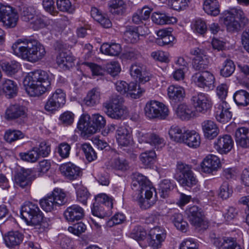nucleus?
<instances>
[{"label":"nucleus","instance_id":"obj_1","mask_svg":"<svg viewBox=\"0 0 249 249\" xmlns=\"http://www.w3.org/2000/svg\"><path fill=\"white\" fill-rule=\"evenodd\" d=\"M131 188L136 192L133 196L134 199L138 201L142 208H149L156 202V195L153 196V193H156L155 188L142 174L139 173L133 174Z\"/></svg>","mask_w":249,"mask_h":249},{"label":"nucleus","instance_id":"obj_2","mask_svg":"<svg viewBox=\"0 0 249 249\" xmlns=\"http://www.w3.org/2000/svg\"><path fill=\"white\" fill-rule=\"evenodd\" d=\"M12 49L15 55L32 63L41 60L46 54L43 45L32 39H18L13 44Z\"/></svg>","mask_w":249,"mask_h":249},{"label":"nucleus","instance_id":"obj_3","mask_svg":"<svg viewBox=\"0 0 249 249\" xmlns=\"http://www.w3.org/2000/svg\"><path fill=\"white\" fill-rule=\"evenodd\" d=\"M24 84L27 93L30 96L36 97L44 93L49 89L51 82L46 71L37 70L28 73Z\"/></svg>","mask_w":249,"mask_h":249},{"label":"nucleus","instance_id":"obj_4","mask_svg":"<svg viewBox=\"0 0 249 249\" xmlns=\"http://www.w3.org/2000/svg\"><path fill=\"white\" fill-rule=\"evenodd\" d=\"M106 124L105 118L99 113L92 115L82 114L77 124L78 128L86 134H93L103 128Z\"/></svg>","mask_w":249,"mask_h":249},{"label":"nucleus","instance_id":"obj_5","mask_svg":"<svg viewBox=\"0 0 249 249\" xmlns=\"http://www.w3.org/2000/svg\"><path fill=\"white\" fill-rule=\"evenodd\" d=\"M222 20L229 32L237 31L248 23V19L243 11L236 8L225 11Z\"/></svg>","mask_w":249,"mask_h":249},{"label":"nucleus","instance_id":"obj_6","mask_svg":"<svg viewBox=\"0 0 249 249\" xmlns=\"http://www.w3.org/2000/svg\"><path fill=\"white\" fill-rule=\"evenodd\" d=\"M175 178L182 187L191 188L197 182L192 166L181 161L177 162Z\"/></svg>","mask_w":249,"mask_h":249},{"label":"nucleus","instance_id":"obj_7","mask_svg":"<svg viewBox=\"0 0 249 249\" xmlns=\"http://www.w3.org/2000/svg\"><path fill=\"white\" fill-rule=\"evenodd\" d=\"M123 98L118 95L112 97L103 104L105 112L109 117L115 119H120L127 114L126 107L123 105Z\"/></svg>","mask_w":249,"mask_h":249},{"label":"nucleus","instance_id":"obj_8","mask_svg":"<svg viewBox=\"0 0 249 249\" xmlns=\"http://www.w3.org/2000/svg\"><path fill=\"white\" fill-rule=\"evenodd\" d=\"M42 213L37 204L27 202L21 207L20 215L28 225H36L41 221Z\"/></svg>","mask_w":249,"mask_h":249},{"label":"nucleus","instance_id":"obj_9","mask_svg":"<svg viewBox=\"0 0 249 249\" xmlns=\"http://www.w3.org/2000/svg\"><path fill=\"white\" fill-rule=\"evenodd\" d=\"M144 114L150 119H166L169 114L168 107L161 102L156 100L148 101L144 107Z\"/></svg>","mask_w":249,"mask_h":249},{"label":"nucleus","instance_id":"obj_10","mask_svg":"<svg viewBox=\"0 0 249 249\" xmlns=\"http://www.w3.org/2000/svg\"><path fill=\"white\" fill-rule=\"evenodd\" d=\"M191 101L196 110L203 114L210 109L213 105L210 96L203 92L194 94L191 97Z\"/></svg>","mask_w":249,"mask_h":249},{"label":"nucleus","instance_id":"obj_11","mask_svg":"<svg viewBox=\"0 0 249 249\" xmlns=\"http://www.w3.org/2000/svg\"><path fill=\"white\" fill-rule=\"evenodd\" d=\"M65 92L61 89H56L48 98L45 105L48 111H55L62 107L66 103Z\"/></svg>","mask_w":249,"mask_h":249},{"label":"nucleus","instance_id":"obj_12","mask_svg":"<svg viewBox=\"0 0 249 249\" xmlns=\"http://www.w3.org/2000/svg\"><path fill=\"white\" fill-rule=\"evenodd\" d=\"M191 80L201 88L213 89L214 88L215 78L212 73L208 71L195 73L192 75Z\"/></svg>","mask_w":249,"mask_h":249},{"label":"nucleus","instance_id":"obj_13","mask_svg":"<svg viewBox=\"0 0 249 249\" xmlns=\"http://www.w3.org/2000/svg\"><path fill=\"white\" fill-rule=\"evenodd\" d=\"M136 136L140 143H149L155 148L161 147L165 144L164 139L155 133L138 130Z\"/></svg>","mask_w":249,"mask_h":249},{"label":"nucleus","instance_id":"obj_14","mask_svg":"<svg viewBox=\"0 0 249 249\" xmlns=\"http://www.w3.org/2000/svg\"><path fill=\"white\" fill-rule=\"evenodd\" d=\"M187 214L191 223L196 228L206 229L208 223L204 219V215L201 209L196 206L190 207Z\"/></svg>","mask_w":249,"mask_h":249},{"label":"nucleus","instance_id":"obj_15","mask_svg":"<svg viewBox=\"0 0 249 249\" xmlns=\"http://www.w3.org/2000/svg\"><path fill=\"white\" fill-rule=\"evenodd\" d=\"M200 166L202 172L211 174L220 168L221 163L220 159L217 156L208 154L202 160Z\"/></svg>","mask_w":249,"mask_h":249},{"label":"nucleus","instance_id":"obj_16","mask_svg":"<svg viewBox=\"0 0 249 249\" xmlns=\"http://www.w3.org/2000/svg\"><path fill=\"white\" fill-rule=\"evenodd\" d=\"M28 109L23 106L15 104L10 106L6 110L5 117L7 120L19 119L24 121L27 118Z\"/></svg>","mask_w":249,"mask_h":249},{"label":"nucleus","instance_id":"obj_17","mask_svg":"<svg viewBox=\"0 0 249 249\" xmlns=\"http://www.w3.org/2000/svg\"><path fill=\"white\" fill-rule=\"evenodd\" d=\"M34 179L31 170L22 169L15 175V185L22 189H28L30 187Z\"/></svg>","mask_w":249,"mask_h":249},{"label":"nucleus","instance_id":"obj_18","mask_svg":"<svg viewBox=\"0 0 249 249\" xmlns=\"http://www.w3.org/2000/svg\"><path fill=\"white\" fill-rule=\"evenodd\" d=\"M191 53L195 56L193 58V66L196 71H201L207 68L209 62L204 50L195 48L191 50Z\"/></svg>","mask_w":249,"mask_h":249},{"label":"nucleus","instance_id":"obj_19","mask_svg":"<svg viewBox=\"0 0 249 249\" xmlns=\"http://www.w3.org/2000/svg\"><path fill=\"white\" fill-rule=\"evenodd\" d=\"M166 235L165 231L163 228L156 227L151 229L149 231V245L154 249L160 248Z\"/></svg>","mask_w":249,"mask_h":249},{"label":"nucleus","instance_id":"obj_20","mask_svg":"<svg viewBox=\"0 0 249 249\" xmlns=\"http://www.w3.org/2000/svg\"><path fill=\"white\" fill-rule=\"evenodd\" d=\"M233 141L229 135L219 136L214 142V147L216 151L221 154H227L232 148Z\"/></svg>","mask_w":249,"mask_h":249},{"label":"nucleus","instance_id":"obj_21","mask_svg":"<svg viewBox=\"0 0 249 249\" xmlns=\"http://www.w3.org/2000/svg\"><path fill=\"white\" fill-rule=\"evenodd\" d=\"M59 169L61 174L70 180L76 179L82 175L81 168L71 162L62 164Z\"/></svg>","mask_w":249,"mask_h":249},{"label":"nucleus","instance_id":"obj_22","mask_svg":"<svg viewBox=\"0 0 249 249\" xmlns=\"http://www.w3.org/2000/svg\"><path fill=\"white\" fill-rule=\"evenodd\" d=\"M130 73L134 79H138L141 83H145L149 81L151 75L145 69V67L140 64H133L130 69Z\"/></svg>","mask_w":249,"mask_h":249},{"label":"nucleus","instance_id":"obj_23","mask_svg":"<svg viewBox=\"0 0 249 249\" xmlns=\"http://www.w3.org/2000/svg\"><path fill=\"white\" fill-rule=\"evenodd\" d=\"M64 215L68 221L73 222L83 218L84 216V210L80 206L74 204L66 209Z\"/></svg>","mask_w":249,"mask_h":249},{"label":"nucleus","instance_id":"obj_24","mask_svg":"<svg viewBox=\"0 0 249 249\" xmlns=\"http://www.w3.org/2000/svg\"><path fill=\"white\" fill-rule=\"evenodd\" d=\"M167 96L171 103L177 104L183 100L185 91L181 86L172 85L167 89Z\"/></svg>","mask_w":249,"mask_h":249},{"label":"nucleus","instance_id":"obj_25","mask_svg":"<svg viewBox=\"0 0 249 249\" xmlns=\"http://www.w3.org/2000/svg\"><path fill=\"white\" fill-rule=\"evenodd\" d=\"M23 238V234L18 231H9L3 235L6 246L11 248L19 246L22 242Z\"/></svg>","mask_w":249,"mask_h":249},{"label":"nucleus","instance_id":"obj_26","mask_svg":"<svg viewBox=\"0 0 249 249\" xmlns=\"http://www.w3.org/2000/svg\"><path fill=\"white\" fill-rule=\"evenodd\" d=\"M18 20V13L13 7L9 6L0 23L7 28H13L17 25Z\"/></svg>","mask_w":249,"mask_h":249},{"label":"nucleus","instance_id":"obj_27","mask_svg":"<svg viewBox=\"0 0 249 249\" xmlns=\"http://www.w3.org/2000/svg\"><path fill=\"white\" fill-rule=\"evenodd\" d=\"M215 117L216 120L221 123L229 122L231 119L232 113L227 107V103L222 101L216 108Z\"/></svg>","mask_w":249,"mask_h":249},{"label":"nucleus","instance_id":"obj_28","mask_svg":"<svg viewBox=\"0 0 249 249\" xmlns=\"http://www.w3.org/2000/svg\"><path fill=\"white\" fill-rule=\"evenodd\" d=\"M201 127L205 137L210 140L214 139L219 133L218 125L212 120L204 121L201 123Z\"/></svg>","mask_w":249,"mask_h":249},{"label":"nucleus","instance_id":"obj_29","mask_svg":"<svg viewBox=\"0 0 249 249\" xmlns=\"http://www.w3.org/2000/svg\"><path fill=\"white\" fill-rule=\"evenodd\" d=\"M235 139L237 145L244 148L249 147V128L241 127L235 131Z\"/></svg>","mask_w":249,"mask_h":249},{"label":"nucleus","instance_id":"obj_30","mask_svg":"<svg viewBox=\"0 0 249 249\" xmlns=\"http://www.w3.org/2000/svg\"><path fill=\"white\" fill-rule=\"evenodd\" d=\"M184 138L182 143L192 148H197L201 143L199 134L195 130H187L185 131Z\"/></svg>","mask_w":249,"mask_h":249},{"label":"nucleus","instance_id":"obj_31","mask_svg":"<svg viewBox=\"0 0 249 249\" xmlns=\"http://www.w3.org/2000/svg\"><path fill=\"white\" fill-rule=\"evenodd\" d=\"M131 132L124 126H120L116 130V137L118 143L122 146H128L132 142Z\"/></svg>","mask_w":249,"mask_h":249},{"label":"nucleus","instance_id":"obj_32","mask_svg":"<svg viewBox=\"0 0 249 249\" xmlns=\"http://www.w3.org/2000/svg\"><path fill=\"white\" fill-rule=\"evenodd\" d=\"M74 59L66 50H60L56 57V63L62 69H69L72 67Z\"/></svg>","mask_w":249,"mask_h":249},{"label":"nucleus","instance_id":"obj_33","mask_svg":"<svg viewBox=\"0 0 249 249\" xmlns=\"http://www.w3.org/2000/svg\"><path fill=\"white\" fill-rule=\"evenodd\" d=\"M2 89L5 95L8 98H11L17 95L18 86L15 81L5 79L2 83Z\"/></svg>","mask_w":249,"mask_h":249},{"label":"nucleus","instance_id":"obj_34","mask_svg":"<svg viewBox=\"0 0 249 249\" xmlns=\"http://www.w3.org/2000/svg\"><path fill=\"white\" fill-rule=\"evenodd\" d=\"M151 19L153 22L158 25L174 24L177 22L176 18L160 12L153 13Z\"/></svg>","mask_w":249,"mask_h":249},{"label":"nucleus","instance_id":"obj_35","mask_svg":"<svg viewBox=\"0 0 249 249\" xmlns=\"http://www.w3.org/2000/svg\"><path fill=\"white\" fill-rule=\"evenodd\" d=\"M213 244L218 248V249H241L235 240L231 237H225L221 240L215 238Z\"/></svg>","mask_w":249,"mask_h":249},{"label":"nucleus","instance_id":"obj_36","mask_svg":"<svg viewBox=\"0 0 249 249\" xmlns=\"http://www.w3.org/2000/svg\"><path fill=\"white\" fill-rule=\"evenodd\" d=\"M101 91L98 88H94L89 90L84 99L85 104L89 107H93L100 102Z\"/></svg>","mask_w":249,"mask_h":249},{"label":"nucleus","instance_id":"obj_37","mask_svg":"<svg viewBox=\"0 0 249 249\" xmlns=\"http://www.w3.org/2000/svg\"><path fill=\"white\" fill-rule=\"evenodd\" d=\"M156 154L154 150L146 151L141 154L139 157L141 164L145 168H151L156 161Z\"/></svg>","mask_w":249,"mask_h":249},{"label":"nucleus","instance_id":"obj_38","mask_svg":"<svg viewBox=\"0 0 249 249\" xmlns=\"http://www.w3.org/2000/svg\"><path fill=\"white\" fill-rule=\"evenodd\" d=\"M233 98L238 107H245L249 105V93L245 90L236 91L233 95Z\"/></svg>","mask_w":249,"mask_h":249},{"label":"nucleus","instance_id":"obj_39","mask_svg":"<svg viewBox=\"0 0 249 249\" xmlns=\"http://www.w3.org/2000/svg\"><path fill=\"white\" fill-rule=\"evenodd\" d=\"M100 51L105 54L117 56L122 51L120 44L118 43H104L100 47Z\"/></svg>","mask_w":249,"mask_h":249},{"label":"nucleus","instance_id":"obj_40","mask_svg":"<svg viewBox=\"0 0 249 249\" xmlns=\"http://www.w3.org/2000/svg\"><path fill=\"white\" fill-rule=\"evenodd\" d=\"M219 7L217 0H205L203 8L207 14L216 16L220 13Z\"/></svg>","mask_w":249,"mask_h":249},{"label":"nucleus","instance_id":"obj_41","mask_svg":"<svg viewBox=\"0 0 249 249\" xmlns=\"http://www.w3.org/2000/svg\"><path fill=\"white\" fill-rule=\"evenodd\" d=\"M186 130H183L178 125H172L168 131L170 139L176 142L182 143Z\"/></svg>","mask_w":249,"mask_h":249},{"label":"nucleus","instance_id":"obj_42","mask_svg":"<svg viewBox=\"0 0 249 249\" xmlns=\"http://www.w3.org/2000/svg\"><path fill=\"white\" fill-rule=\"evenodd\" d=\"M108 5L110 11L113 14L122 15L126 8V4L123 0H111Z\"/></svg>","mask_w":249,"mask_h":249},{"label":"nucleus","instance_id":"obj_43","mask_svg":"<svg viewBox=\"0 0 249 249\" xmlns=\"http://www.w3.org/2000/svg\"><path fill=\"white\" fill-rule=\"evenodd\" d=\"M111 209L112 208L94 202L91 211L93 215L99 217L103 218L104 217L109 216L111 215L112 213Z\"/></svg>","mask_w":249,"mask_h":249},{"label":"nucleus","instance_id":"obj_44","mask_svg":"<svg viewBox=\"0 0 249 249\" xmlns=\"http://www.w3.org/2000/svg\"><path fill=\"white\" fill-rule=\"evenodd\" d=\"M124 38L128 42L134 43L139 40L140 34L136 27L127 26L124 33Z\"/></svg>","mask_w":249,"mask_h":249},{"label":"nucleus","instance_id":"obj_45","mask_svg":"<svg viewBox=\"0 0 249 249\" xmlns=\"http://www.w3.org/2000/svg\"><path fill=\"white\" fill-rule=\"evenodd\" d=\"M0 65L3 71L7 74L12 75L17 73L20 69V64L15 60L10 62H1Z\"/></svg>","mask_w":249,"mask_h":249},{"label":"nucleus","instance_id":"obj_46","mask_svg":"<svg viewBox=\"0 0 249 249\" xmlns=\"http://www.w3.org/2000/svg\"><path fill=\"white\" fill-rule=\"evenodd\" d=\"M176 114L182 120H188L193 116V111L189 106L182 104L177 108Z\"/></svg>","mask_w":249,"mask_h":249},{"label":"nucleus","instance_id":"obj_47","mask_svg":"<svg viewBox=\"0 0 249 249\" xmlns=\"http://www.w3.org/2000/svg\"><path fill=\"white\" fill-rule=\"evenodd\" d=\"M174 187L175 184L173 181L167 179L162 180L159 184V190L161 197L162 198L167 197L169 193L173 189Z\"/></svg>","mask_w":249,"mask_h":249},{"label":"nucleus","instance_id":"obj_48","mask_svg":"<svg viewBox=\"0 0 249 249\" xmlns=\"http://www.w3.org/2000/svg\"><path fill=\"white\" fill-rule=\"evenodd\" d=\"M24 137V134L19 130L9 129L5 131L4 135V139L6 142L11 143L23 138Z\"/></svg>","mask_w":249,"mask_h":249},{"label":"nucleus","instance_id":"obj_49","mask_svg":"<svg viewBox=\"0 0 249 249\" xmlns=\"http://www.w3.org/2000/svg\"><path fill=\"white\" fill-rule=\"evenodd\" d=\"M172 220L177 229L182 232H186L188 228V223L183 220V215L179 213H175Z\"/></svg>","mask_w":249,"mask_h":249},{"label":"nucleus","instance_id":"obj_50","mask_svg":"<svg viewBox=\"0 0 249 249\" xmlns=\"http://www.w3.org/2000/svg\"><path fill=\"white\" fill-rule=\"evenodd\" d=\"M49 195L53 198V201L56 206L63 205L67 201L66 193L60 189H54Z\"/></svg>","mask_w":249,"mask_h":249},{"label":"nucleus","instance_id":"obj_51","mask_svg":"<svg viewBox=\"0 0 249 249\" xmlns=\"http://www.w3.org/2000/svg\"><path fill=\"white\" fill-rule=\"evenodd\" d=\"M20 158L24 161L35 162L39 159L37 147H34L32 150L27 152L20 153L19 154Z\"/></svg>","mask_w":249,"mask_h":249},{"label":"nucleus","instance_id":"obj_52","mask_svg":"<svg viewBox=\"0 0 249 249\" xmlns=\"http://www.w3.org/2000/svg\"><path fill=\"white\" fill-rule=\"evenodd\" d=\"M191 28L194 32L201 35H204L207 31L205 21L201 18L193 21L191 24Z\"/></svg>","mask_w":249,"mask_h":249},{"label":"nucleus","instance_id":"obj_53","mask_svg":"<svg viewBox=\"0 0 249 249\" xmlns=\"http://www.w3.org/2000/svg\"><path fill=\"white\" fill-rule=\"evenodd\" d=\"M235 66L233 62L227 59L223 63L222 68L220 70V74L223 77H228L234 71Z\"/></svg>","mask_w":249,"mask_h":249},{"label":"nucleus","instance_id":"obj_54","mask_svg":"<svg viewBox=\"0 0 249 249\" xmlns=\"http://www.w3.org/2000/svg\"><path fill=\"white\" fill-rule=\"evenodd\" d=\"M39 204L42 209L47 212H51L56 206L53 198L50 195H48L39 201Z\"/></svg>","mask_w":249,"mask_h":249},{"label":"nucleus","instance_id":"obj_55","mask_svg":"<svg viewBox=\"0 0 249 249\" xmlns=\"http://www.w3.org/2000/svg\"><path fill=\"white\" fill-rule=\"evenodd\" d=\"M31 23L34 30H38L46 27L50 22L46 17L42 15H36Z\"/></svg>","mask_w":249,"mask_h":249},{"label":"nucleus","instance_id":"obj_56","mask_svg":"<svg viewBox=\"0 0 249 249\" xmlns=\"http://www.w3.org/2000/svg\"><path fill=\"white\" fill-rule=\"evenodd\" d=\"M168 5L176 11L186 9L190 2V0H167Z\"/></svg>","mask_w":249,"mask_h":249},{"label":"nucleus","instance_id":"obj_57","mask_svg":"<svg viewBox=\"0 0 249 249\" xmlns=\"http://www.w3.org/2000/svg\"><path fill=\"white\" fill-rule=\"evenodd\" d=\"M111 166L116 170L125 171L129 168V163L127 160L123 158H118L114 159L111 163Z\"/></svg>","mask_w":249,"mask_h":249},{"label":"nucleus","instance_id":"obj_58","mask_svg":"<svg viewBox=\"0 0 249 249\" xmlns=\"http://www.w3.org/2000/svg\"><path fill=\"white\" fill-rule=\"evenodd\" d=\"M233 193L232 188L227 181H224L219 188V196L223 199L229 198Z\"/></svg>","mask_w":249,"mask_h":249},{"label":"nucleus","instance_id":"obj_59","mask_svg":"<svg viewBox=\"0 0 249 249\" xmlns=\"http://www.w3.org/2000/svg\"><path fill=\"white\" fill-rule=\"evenodd\" d=\"M96 203L104 205L110 208L113 207V199L111 196H108L105 194H100L95 197Z\"/></svg>","mask_w":249,"mask_h":249},{"label":"nucleus","instance_id":"obj_60","mask_svg":"<svg viewBox=\"0 0 249 249\" xmlns=\"http://www.w3.org/2000/svg\"><path fill=\"white\" fill-rule=\"evenodd\" d=\"M128 89L127 93H128L131 96L134 98H139L141 94L144 91V90L140 87L139 85L134 82L130 83L129 84H128Z\"/></svg>","mask_w":249,"mask_h":249},{"label":"nucleus","instance_id":"obj_61","mask_svg":"<svg viewBox=\"0 0 249 249\" xmlns=\"http://www.w3.org/2000/svg\"><path fill=\"white\" fill-rule=\"evenodd\" d=\"M21 14L22 19L27 22L33 20L36 15L35 9L32 7H24Z\"/></svg>","mask_w":249,"mask_h":249},{"label":"nucleus","instance_id":"obj_62","mask_svg":"<svg viewBox=\"0 0 249 249\" xmlns=\"http://www.w3.org/2000/svg\"><path fill=\"white\" fill-rule=\"evenodd\" d=\"M82 149L87 160L91 162L96 159V153L89 144H83L82 146Z\"/></svg>","mask_w":249,"mask_h":249},{"label":"nucleus","instance_id":"obj_63","mask_svg":"<svg viewBox=\"0 0 249 249\" xmlns=\"http://www.w3.org/2000/svg\"><path fill=\"white\" fill-rule=\"evenodd\" d=\"M146 235V231L141 226L135 227L130 234L131 238L137 241L143 240Z\"/></svg>","mask_w":249,"mask_h":249},{"label":"nucleus","instance_id":"obj_64","mask_svg":"<svg viewBox=\"0 0 249 249\" xmlns=\"http://www.w3.org/2000/svg\"><path fill=\"white\" fill-rule=\"evenodd\" d=\"M89 196V194L86 188L83 187H80L77 189V201L83 204L86 205Z\"/></svg>","mask_w":249,"mask_h":249}]
</instances>
